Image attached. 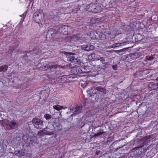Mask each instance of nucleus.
Listing matches in <instances>:
<instances>
[{"label":"nucleus","mask_w":158,"mask_h":158,"mask_svg":"<svg viewBox=\"0 0 158 158\" xmlns=\"http://www.w3.org/2000/svg\"><path fill=\"white\" fill-rule=\"evenodd\" d=\"M55 132V128L53 125L49 124L47 127L44 129L38 132V134L40 135H52Z\"/></svg>","instance_id":"1"},{"label":"nucleus","mask_w":158,"mask_h":158,"mask_svg":"<svg viewBox=\"0 0 158 158\" xmlns=\"http://www.w3.org/2000/svg\"><path fill=\"white\" fill-rule=\"evenodd\" d=\"M44 16L42 10L39 9L34 14L33 19L35 23H39L43 21Z\"/></svg>","instance_id":"2"},{"label":"nucleus","mask_w":158,"mask_h":158,"mask_svg":"<svg viewBox=\"0 0 158 158\" xmlns=\"http://www.w3.org/2000/svg\"><path fill=\"white\" fill-rule=\"evenodd\" d=\"M59 67H60V69H64L66 68L67 66L65 65L60 66L59 65L56 64L49 63L45 65L44 69L45 71H51Z\"/></svg>","instance_id":"3"},{"label":"nucleus","mask_w":158,"mask_h":158,"mask_svg":"<svg viewBox=\"0 0 158 158\" xmlns=\"http://www.w3.org/2000/svg\"><path fill=\"white\" fill-rule=\"evenodd\" d=\"M144 146L143 144L140 146L133 148L130 152V155L132 157H139L142 154V149L141 148Z\"/></svg>","instance_id":"4"},{"label":"nucleus","mask_w":158,"mask_h":158,"mask_svg":"<svg viewBox=\"0 0 158 158\" xmlns=\"http://www.w3.org/2000/svg\"><path fill=\"white\" fill-rule=\"evenodd\" d=\"M31 122L35 127L37 129H41L44 126L43 121L39 118H34Z\"/></svg>","instance_id":"5"},{"label":"nucleus","mask_w":158,"mask_h":158,"mask_svg":"<svg viewBox=\"0 0 158 158\" xmlns=\"http://www.w3.org/2000/svg\"><path fill=\"white\" fill-rule=\"evenodd\" d=\"M68 60L74 64H80L81 62L80 60H78L77 57L75 54H69L67 55Z\"/></svg>","instance_id":"6"},{"label":"nucleus","mask_w":158,"mask_h":158,"mask_svg":"<svg viewBox=\"0 0 158 158\" xmlns=\"http://www.w3.org/2000/svg\"><path fill=\"white\" fill-rule=\"evenodd\" d=\"M67 30H68L67 25L59 26L57 27V32L58 34L66 35L68 33H67Z\"/></svg>","instance_id":"7"},{"label":"nucleus","mask_w":158,"mask_h":158,"mask_svg":"<svg viewBox=\"0 0 158 158\" xmlns=\"http://www.w3.org/2000/svg\"><path fill=\"white\" fill-rule=\"evenodd\" d=\"M82 109V107L81 106H77L73 109H70V112L72 113L71 116L78 114L81 112Z\"/></svg>","instance_id":"8"},{"label":"nucleus","mask_w":158,"mask_h":158,"mask_svg":"<svg viewBox=\"0 0 158 158\" xmlns=\"http://www.w3.org/2000/svg\"><path fill=\"white\" fill-rule=\"evenodd\" d=\"M57 31H56V30L53 28L50 29L47 32L46 34V37L47 38H50L51 37H53V35L55 34H58V33L57 32Z\"/></svg>","instance_id":"9"},{"label":"nucleus","mask_w":158,"mask_h":158,"mask_svg":"<svg viewBox=\"0 0 158 158\" xmlns=\"http://www.w3.org/2000/svg\"><path fill=\"white\" fill-rule=\"evenodd\" d=\"M18 126V123L15 121H12L8 123V127L11 129L16 128Z\"/></svg>","instance_id":"10"},{"label":"nucleus","mask_w":158,"mask_h":158,"mask_svg":"<svg viewBox=\"0 0 158 158\" xmlns=\"http://www.w3.org/2000/svg\"><path fill=\"white\" fill-rule=\"evenodd\" d=\"M90 37L94 40H98V31H94L90 32Z\"/></svg>","instance_id":"11"},{"label":"nucleus","mask_w":158,"mask_h":158,"mask_svg":"<svg viewBox=\"0 0 158 158\" xmlns=\"http://www.w3.org/2000/svg\"><path fill=\"white\" fill-rule=\"evenodd\" d=\"M94 89L95 90H97V91L100 92L102 94H105L106 92V89L104 87L101 86H98L95 88Z\"/></svg>","instance_id":"12"},{"label":"nucleus","mask_w":158,"mask_h":158,"mask_svg":"<svg viewBox=\"0 0 158 158\" xmlns=\"http://www.w3.org/2000/svg\"><path fill=\"white\" fill-rule=\"evenodd\" d=\"M106 39V36L105 34L100 31H98V40H104Z\"/></svg>","instance_id":"13"},{"label":"nucleus","mask_w":158,"mask_h":158,"mask_svg":"<svg viewBox=\"0 0 158 158\" xmlns=\"http://www.w3.org/2000/svg\"><path fill=\"white\" fill-rule=\"evenodd\" d=\"M126 44L127 42H126L114 43L112 45V48H114L115 47H118L122 45H123Z\"/></svg>","instance_id":"14"},{"label":"nucleus","mask_w":158,"mask_h":158,"mask_svg":"<svg viewBox=\"0 0 158 158\" xmlns=\"http://www.w3.org/2000/svg\"><path fill=\"white\" fill-rule=\"evenodd\" d=\"M149 86L152 89H156L158 88V83H150Z\"/></svg>","instance_id":"15"},{"label":"nucleus","mask_w":158,"mask_h":158,"mask_svg":"<svg viewBox=\"0 0 158 158\" xmlns=\"http://www.w3.org/2000/svg\"><path fill=\"white\" fill-rule=\"evenodd\" d=\"M14 153L15 155L19 156H22L23 155L22 152L19 150L15 151Z\"/></svg>","instance_id":"16"},{"label":"nucleus","mask_w":158,"mask_h":158,"mask_svg":"<svg viewBox=\"0 0 158 158\" xmlns=\"http://www.w3.org/2000/svg\"><path fill=\"white\" fill-rule=\"evenodd\" d=\"M104 132H103V130L102 129H100L96 133L94 134V136H99L103 133Z\"/></svg>","instance_id":"17"},{"label":"nucleus","mask_w":158,"mask_h":158,"mask_svg":"<svg viewBox=\"0 0 158 158\" xmlns=\"http://www.w3.org/2000/svg\"><path fill=\"white\" fill-rule=\"evenodd\" d=\"M8 68V66L7 65H4L3 66H0V72L1 71L5 72L6 71Z\"/></svg>","instance_id":"18"},{"label":"nucleus","mask_w":158,"mask_h":158,"mask_svg":"<svg viewBox=\"0 0 158 158\" xmlns=\"http://www.w3.org/2000/svg\"><path fill=\"white\" fill-rule=\"evenodd\" d=\"M87 48L86 49V51H89L93 50L94 48V46L92 45H87Z\"/></svg>","instance_id":"19"},{"label":"nucleus","mask_w":158,"mask_h":158,"mask_svg":"<svg viewBox=\"0 0 158 158\" xmlns=\"http://www.w3.org/2000/svg\"><path fill=\"white\" fill-rule=\"evenodd\" d=\"M79 38L77 35H74L72 36L71 40L72 41H76L79 40Z\"/></svg>","instance_id":"20"},{"label":"nucleus","mask_w":158,"mask_h":158,"mask_svg":"<svg viewBox=\"0 0 158 158\" xmlns=\"http://www.w3.org/2000/svg\"><path fill=\"white\" fill-rule=\"evenodd\" d=\"M53 107L54 109H56L57 110H59L61 109L63 107L62 106H60L58 105H54L53 106Z\"/></svg>","instance_id":"21"},{"label":"nucleus","mask_w":158,"mask_h":158,"mask_svg":"<svg viewBox=\"0 0 158 158\" xmlns=\"http://www.w3.org/2000/svg\"><path fill=\"white\" fill-rule=\"evenodd\" d=\"M44 117L47 120L50 119L52 118V116L48 114H46L44 115Z\"/></svg>","instance_id":"22"},{"label":"nucleus","mask_w":158,"mask_h":158,"mask_svg":"<svg viewBox=\"0 0 158 158\" xmlns=\"http://www.w3.org/2000/svg\"><path fill=\"white\" fill-rule=\"evenodd\" d=\"M94 59L96 60H99V59H100L101 57L96 54H94ZM92 55H93V54H92Z\"/></svg>","instance_id":"23"},{"label":"nucleus","mask_w":158,"mask_h":158,"mask_svg":"<svg viewBox=\"0 0 158 158\" xmlns=\"http://www.w3.org/2000/svg\"><path fill=\"white\" fill-rule=\"evenodd\" d=\"M65 78H66L67 79L69 80L71 78L73 79L74 78L73 75H65Z\"/></svg>","instance_id":"24"},{"label":"nucleus","mask_w":158,"mask_h":158,"mask_svg":"<svg viewBox=\"0 0 158 158\" xmlns=\"http://www.w3.org/2000/svg\"><path fill=\"white\" fill-rule=\"evenodd\" d=\"M87 44L83 45L81 46V48L86 51V49L87 48Z\"/></svg>","instance_id":"25"},{"label":"nucleus","mask_w":158,"mask_h":158,"mask_svg":"<svg viewBox=\"0 0 158 158\" xmlns=\"http://www.w3.org/2000/svg\"><path fill=\"white\" fill-rule=\"evenodd\" d=\"M127 48H125L121 50H118V51L119 52H125Z\"/></svg>","instance_id":"26"},{"label":"nucleus","mask_w":158,"mask_h":158,"mask_svg":"<svg viewBox=\"0 0 158 158\" xmlns=\"http://www.w3.org/2000/svg\"><path fill=\"white\" fill-rule=\"evenodd\" d=\"M134 56H135V58H138L139 56V53L137 52L133 54Z\"/></svg>","instance_id":"27"},{"label":"nucleus","mask_w":158,"mask_h":158,"mask_svg":"<svg viewBox=\"0 0 158 158\" xmlns=\"http://www.w3.org/2000/svg\"><path fill=\"white\" fill-rule=\"evenodd\" d=\"M112 68L113 69H114V70H117V65L115 64L113 65L112 66Z\"/></svg>","instance_id":"28"},{"label":"nucleus","mask_w":158,"mask_h":158,"mask_svg":"<svg viewBox=\"0 0 158 158\" xmlns=\"http://www.w3.org/2000/svg\"><path fill=\"white\" fill-rule=\"evenodd\" d=\"M67 27H68V30H67V33H68V32H70V29L72 28L69 26L67 25Z\"/></svg>","instance_id":"29"},{"label":"nucleus","mask_w":158,"mask_h":158,"mask_svg":"<svg viewBox=\"0 0 158 158\" xmlns=\"http://www.w3.org/2000/svg\"><path fill=\"white\" fill-rule=\"evenodd\" d=\"M99 60H100V61L102 62V64H103V63L105 61V60L103 59V58L102 57H101L100 59H99Z\"/></svg>","instance_id":"30"},{"label":"nucleus","mask_w":158,"mask_h":158,"mask_svg":"<svg viewBox=\"0 0 158 158\" xmlns=\"http://www.w3.org/2000/svg\"><path fill=\"white\" fill-rule=\"evenodd\" d=\"M154 57H153L152 56H150L148 57L147 59L148 60H152L153 59Z\"/></svg>","instance_id":"31"},{"label":"nucleus","mask_w":158,"mask_h":158,"mask_svg":"<svg viewBox=\"0 0 158 158\" xmlns=\"http://www.w3.org/2000/svg\"><path fill=\"white\" fill-rule=\"evenodd\" d=\"M28 56L27 54H25L23 56V57L26 60L27 59V57Z\"/></svg>","instance_id":"32"},{"label":"nucleus","mask_w":158,"mask_h":158,"mask_svg":"<svg viewBox=\"0 0 158 158\" xmlns=\"http://www.w3.org/2000/svg\"><path fill=\"white\" fill-rule=\"evenodd\" d=\"M25 137L27 139H28V135H24L23 137V139H25Z\"/></svg>","instance_id":"33"},{"label":"nucleus","mask_w":158,"mask_h":158,"mask_svg":"<svg viewBox=\"0 0 158 158\" xmlns=\"http://www.w3.org/2000/svg\"><path fill=\"white\" fill-rule=\"evenodd\" d=\"M32 52L30 50V51H27L26 53H29L31 52Z\"/></svg>","instance_id":"34"},{"label":"nucleus","mask_w":158,"mask_h":158,"mask_svg":"<svg viewBox=\"0 0 158 158\" xmlns=\"http://www.w3.org/2000/svg\"><path fill=\"white\" fill-rule=\"evenodd\" d=\"M56 75H60V74H59V73H58V72H56Z\"/></svg>","instance_id":"35"},{"label":"nucleus","mask_w":158,"mask_h":158,"mask_svg":"<svg viewBox=\"0 0 158 158\" xmlns=\"http://www.w3.org/2000/svg\"><path fill=\"white\" fill-rule=\"evenodd\" d=\"M123 147V146H122V147H119L118 148L119 149L120 148H122V147Z\"/></svg>","instance_id":"36"},{"label":"nucleus","mask_w":158,"mask_h":158,"mask_svg":"<svg viewBox=\"0 0 158 158\" xmlns=\"http://www.w3.org/2000/svg\"><path fill=\"white\" fill-rule=\"evenodd\" d=\"M157 81H158V77H157L156 79Z\"/></svg>","instance_id":"37"},{"label":"nucleus","mask_w":158,"mask_h":158,"mask_svg":"<svg viewBox=\"0 0 158 158\" xmlns=\"http://www.w3.org/2000/svg\"><path fill=\"white\" fill-rule=\"evenodd\" d=\"M118 141V140H117V141ZM119 141H120V140H119Z\"/></svg>","instance_id":"38"}]
</instances>
